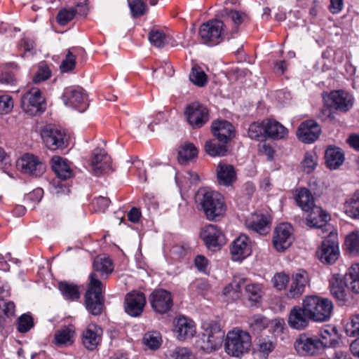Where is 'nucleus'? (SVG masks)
Returning a JSON list of instances; mask_svg holds the SVG:
<instances>
[{
  "label": "nucleus",
  "instance_id": "1",
  "mask_svg": "<svg viewBox=\"0 0 359 359\" xmlns=\"http://www.w3.org/2000/svg\"><path fill=\"white\" fill-rule=\"evenodd\" d=\"M196 202L198 208L209 220L215 219L225 212L224 198L218 192L200 189L196 195Z\"/></svg>",
  "mask_w": 359,
  "mask_h": 359
},
{
  "label": "nucleus",
  "instance_id": "2",
  "mask_svg": "<svg viewBox=\"0 0 359 359\" xmlns=\"http://www.w3.org/2000/svg\"><path fill=\"white\" fill-rule=\"evenodd\" d=\"M302 306L311 321L325 323L330 320L333 313V303L319 295H307L302 300Z\"/></svg>",
  "mask_w": 359,
  "mask_h": 359
},
{
  "label": "nucleus",
  "instance_id": "3",
  "mask_svg": "<svg viewBox=\"0 0 359 359\" xmlns=\"http://www.w3.org/2000/svg\"><path fill=\"white\" fill-rule=\"evenodd\" d=\"M225 352L230 356L239 358L248 353L251 346V336L236 327L229 331L224 339Z\"/></svg>",
  "mask_w": 359,
  "mask_h": 359
},
{
  "label": "nucleus",
  "instance_id": "4",
  "mask_svg": "<svg viewBox=\"0 0 359 359\" xmlns=\"http://www.w3.org/2000/svg\"><path fill=\"white\" fill-rule=\"evenodd\" d=\"M89 284L85 294V304L87 310L94 316L100 315L103 309L104 297L102 291L104 285L93 273L89 276Z\"/></svg>",
  "mask_w": 359,
  "mask_h": 359
},
{
  "label": "nucleus",
  "instance_id": "5",
  "mask_svg": "<svg viewBox=\"0 0 359 359\" xmlns=\"http://www.w3.org/2000/svg\"><path fill=\"white\" fill-rule=\"evenodd\" d=\"M204 332L202 336L201 347L206 352L219 349L224 342V332L220 325L216 322L205 323L203 324Z\"/></svg>",
  "mask_w": 359,
  "mask_h": 359
},
{
  "label": "nucleus",
  "instance_id": "6",
  "mask_svg": "<svg viewBox=\"0 0 359 359\" xmlns=\"http://www.w3.org/2000/svg\"><path fill=\"white\" fill-rule=\"evenodd\" d=\"M224 24L219 20H212L203 23L199 29L203 43L213 46L220 43L225 34Z\"/></svg>",
  "mask_w": 359,
  "mask_h": 359
},
{
  "label": "nucleus",
  "instance_id": "7",
  "mask_svg": "<svg viewBox=\"0 0 359 359\" xmlns=\"http://www.w3.org/2000/svg\"><path fill=\"white\" fill-rule=\"evenodd\" d=\"M41 135L44 144L50 150L63 149L68 146L69 137L59 128L46 126L41 130Z\"/></svg>",
  "mask_w": 359,
  "mask_h": 359
},
{
  "label": "nucleus",
  "instance_id": "8",
  "mask_svg": "<svg viewBox=\"0 0 359 359\" xmlns=\"http://www.w3.org/2000/svg\"><path fill=\"white\" fill-rule=\"evenodd\" d=\"M201 238L207 248L217 251L226 243L225 235L220 228L214 224L205 226L200 233Z\"/></svg>",
  "mask_w": 359,
  "mask_h": 359
},
{
  "label": "nucleus",
  "instance_id": "9",
  "mask_svg": "<svg viewBox=\"0 0 359 359\" xmlns=\"http://www.w3.org/2000/svg\"><path fill=\"white\" fill-rule=\"evenodd\" d=\"M294 346L297 352L302 355H316L323 350L318 337L306 334H301L296 339Z\"/></svg>",
  "mask_w": 359,
  "mask_h": 359
},
{
  "label": "nucleus",
  "instance_id": "10",
  "mask_svg": "<svg viewBox=\"0 0 359 359\" xmlns=\"http://www.w3.org/2000/svg\"><path fill=\"white\" fill-rule=\"evenodd\" d=\"M44 98L39 89L33 88L27 91L21 99V106L24 111L36 116L44 110Z\"/></svg>",
  "mask_w": 359,
  "mask_h": 359
},
{
  "label": "nucleus",
  "instance_id": "11",
  "mask_svg": "<svg viewBox=\"0 0 359 359\" xmlns=\"http://www.w3.org/2000/svg\"><path fill=\"white\" fill-rule=\"evenodd\" d=\"M294 239L293 227L289 223H281L273 231L272 243L278 252H284Z\"/></svg>",
  "mask_w": 359,
  "mask_h": 359
},
{
  "label": "nucleus",
  "instance_id": "12",
  "mask_svg": "<svg viewBox=\"0 0 359 359\" xmlns=\"http://www.w3.org/2000/svg\"><path fill=\"white\" fill-rule=\"evenodd\" d=\"M64 104L82 112L88 107L87 95L79 86L67 87L62 96Z\"/></svg>",
  "mask_w": 359,
  "mask_h": 359
},
{
  "label": "nucleus",
  "instance_id": "13",
  "mask_svg": "<svg viewBox=\"0 0 359 359\" xmlns=\"http://www.w3.org/2000/svg\"><path fill=\"white\" fill-rule=\"evenodd\" d=\"M187 122L193 128H200L209 121V111L199 102L189 104L184 111Z\"/></svg>",
  "mask_w": 359,
  "mask_h": 359
},
{
  "label": "nucleus",
  "instance_id": "14",
  "mask_svg": "<svg viewBox=\"0 0 359 359\" xmlns=\"http://www.w3.org/2000/svg\"><path fill=\"white\" fill-rule=\"evenodd\" d=\"M90 171L95 176H100L111 170V159L107 152L102 149L93 150L90 158Z\"/></svg>",
  "mask_w": 359,
  "mask_h": 359
},
{
  "label": "nucleus",
  "instance_id": "15",
  "mask_svg": "<svg viewBox=\"0 0 359 359\" xmlns=\"http://www.w3.org/2000/svg\"><path fill=\"white\" fill-rule=\"evenodd\" d=\"M271 217L267 212L259 211L251 214L245 220V226L261 235L267 234L271 229Z\"/></svg>",
  "mask_w": 359,
  "mask_h": 359
},
{
  "label": "nucleus",
  "instance_id": "16",
  "mask_svg": "<svg viewBox=\"0 0 359 359\" xmlns=\"http://www.w3.org/2000/svg\"><path fill=\"white\" fill-rule=\"evenodd\" d=\"M252 252V241L246 235H240L231 243L230 253L233 261L241 262L250 256Z\"/></svg>",
  "mask_w": 359,
  "mask_h": 359
},
{
  "label": "nucleus",
  "instance_id": "17",
  "mask_svg": "<svg viewBox=\"0 0 359 359\" xmlns=\"http://www.w3.org/2000/svg\"><path fill=\"white\" fill-rule=\"evenodd\" d=\"M325 101L327 105L341 112L349 111L353 104L351 95L341 90L330 92L325 98Z\"/></svg>",
  "mask_w": 359,
  "mask_h": 359
},
{
  "label": "nucleus",
  "instance_id": "18",
  "mask_svg": "<svg viewBox=\"0 0 359 359\" xmlns=\"http://www.w3.org/2000/svg\"><path fill=\"white\" fill-rule=\"evenodd\" d=\"M149 302L154 311L163 314L169 311L173 304L170 292L163 289L155 290L149 296Z\"/></svg>",
  "mask_w": 359,
  "mask_h": 359
},
{
  "label": "nucleus",
  "instance_id": "19",
  "mask_svg": "<svg viewBox=\"0 0 359 359\" xmlns=\"http://www.w3.org/2000/svg\"><path fill=\"white\" fill-rule=\"evenodd\" d=\"M309 283L308 273L303 269L297 270L292 276L291 283L285 293L286 297L290 299L299 298L304 292L305 287Z\"/></svg>",
  "mask_w": 359,
  "mask_h": 359
},
{
  "label": "nucleus",
  "instance_id": "20",
  "mask_svg": "<svg viewBox=\"0 0 359 359\" xmlns=\"http://www.w3.org/2000/svg\"><path fill=\"white\" fill-rule=\"evenodd\" d=\"M146 304L144 293L133 291L125 297V311L132 317H137L143 312Z\"/></svg>",
  "mask_w": 359,
  "mask_h": 359
},
{
  "label": "nucleus",
  "instance_id": "21",
  "mask_svg": "<svg viewBox=\"0 0 359 359\" xmlns=\"http://www.w3.org/2000/svg\"><path fill=\"white\" fill-rule=\"evenodd\" d=\"M321 133L320 126L314 120H307L302 122L297 131L298 139L306 144L314 142Z\"/></svg>",
  "mask_w": 359,
  "mask_h": 359
},
{
  "label": "nucleus",
  "instance_id": "22",
  "mask_svg": "<svg viewBox=\"0 0 359 359\" xmlns=\"http://www.w3.org/2000/svg\"><path fill=\"white\" fill-rule=\"evenodd\" d=\"M21 171L35 177L40 176L45 171L44 163L39 158L30 154L23 155L18 161Z\"/></svg>",
  "mask_w": 359,
  "mask_h": 359
},
{
  "label": "nucleus",
  "instance_id": "23",
  "mask_svg": "<svg viewBox=\"0 0 359 359\" xmlns=\"http://www.w3.org/2000/svg\"><path fill=\"white\" fill-rule=\"evenodd\" d=\"M310 320L311 318L304 310V306H294L289 313L287 323L292 329L302 330L309 326Z\"/></svg>",
  "mask_w": 359,
  "mask_h": 359
},
{
  "label": "nucleus",
  "instance_id": "24",
  "mask_svg": "<svg viewBox=\"0 0 359 359\" xmlns=\"http://www.w3.org/2000/svg\"><path fill=\"white\" fill-rule=\"evenodd\" d=\"M102 335V328L95 324L90 323L82 332V344L86 348L93 351L101 342Z\"/></svg>",
  "mask_w": 359,
  "mask_h": 359
},
{
  "label": "nucleus",
  "instance_id": "25",
  "mask_svg": "<svg viewBox=\"0 0 359 359\" xmlns=\"http://www.w3.org/2000/svg\"><path fill=\"white\" fill-rule=\"evenodd\" d=\"M174 323V331L177 334L179 340H184L194 336L196 325L192 320L181 316L175 318Z\"/></svg>",
  "mask_w": 359,
  "mask_h": 359
},
{
  "label": "nucleus",
  "instance_id": "26",
  "mask_svg": "<svg viewBox=\"0 0 359 359\" xmlns=\"http://www.w3.org/2000/svg\"><path fill=\"white\" fill-rule=\"evenodd\" d=\"M212 131L217 139L222 142L227 143L234 135V128L227 121H215L212 123Z\"/></svg>",
  "mask_w": 359,
  "mask_h": 359
},
{
  "label": "nucleus",
  "instance_id": "27",
  "mask_svg": "<svg viewBox=\"0 0 359 359\" xmlns=\"http://www.w3.org/2000/svg\"><path fill=\"white\" fill-rule=\"evenodd\" d=\"M320 260L325 264H332L339 257V250L338 245L329 240L324 241L318 251Z\"/></svg>",
  "mask_w": 359,
  "mask_h": 359
},
{
  "label": "nucleus",
  "instance_id": "28",
  "mask_svg": "<svg viewBox=\"0 0 359 359\" xmlns=\"http://www.w3.org/2000/svg\"><path fill=\"white\" fill-rule=\"evenodd\" d=\"M216 172L220 185L229 187L236 180V172L232 165L221 162L217 165Z\"/></svg>",
  "mask_w": 359,
  "mask_h": 359
},
{
  "label": "nucleus",
  "instance_id": "29",
  "mask_svg": "<svg viewBox=\"0 0 359 359\" xmlns=\"http://www.w3.org/2000/svg\"><path fill=\"white\" fill-rule=\"evenodd\" d=\"M345 280L343 281L339 274L334 275L330 280V289L331 294L337 301L341 304H344L347 298V292L346 290Z\"/></svg>",
  "mask_w": 359,
  "mask_h": 359
},
{
  "label": "nucleus",
  "instance_id": "30",
  "mask_svg": "<svg viewBox=\"0 0 359 359\" xmlns=\"http://www.w3.org/2000/svg\"><path fill=\"white\" fill-rule=\"evenodd\" d=\"M311 213L306 219V225L313 227L321 229L326 226L327 222L330 219V216L321 208L318 206L313 207Z\"/></svg>",
  "mask_w": 359,
  "mask_h": 359
},
{
  "label": "nucleus",
  "instance_id": "31",
  "mask_svg": "<svg viewBox=\"0 0 359 359\" xmlns=\"http://www.w3.org/2000/svg\"><path fill=\"white\" fill-rule=\"evenodd\" d=\"M75 327L70 325L57 330L54 335L55 344L60 347L72 345L74 341Z\"/></svg>",
  "mask_w": 359,
  "mask_h": 359
},
{
  "label": "nucleus",
  "instance_id": "32",
  "mask_svg": "<svg viewBox=\"0 0 359 359\" xmlns=\"http://www.w3.org/2000/svg\"><path fill=\"white\" fill-rule=\"evenodd\" d=\"M294 200L297 205L305 212H309L315 207V200L311 192L306 188L296 190Z\"/></svg>",
  "mask_w": 359,
  "mask_h": 359
},
{
  "label": "nucleus",
  "instance_id": "33",
  "mask_svg": "<svg viewBox=\"0 0 359 359\" xmlns=\"http://www.w3.org/2000/svg\"><path fill=\"white\" fill-rule=\"evenodd\" d=\"M51 161L53 170L58 178L65 180L72 177L73 171L67 160L60 156H54Z\"/></svg>",
  "mask_w": 359,
  "mask_h": 359
},
{
  "label": "nucleus",
  "instance_id": "34",
  "mask_svg": "<svg viewBox=\"0 0 359 359\" xmlns=\"http://www.w3.org/2000/svg\"><path fill=\"white\" fill-rule=\"evenodd\" d=\"M343 211L351 219L359 220V189L345 200Z\"/></svg>",
  "mask_w": 359,
  "mask_h": 359
},
{
  "label": "nucleus",
  "instance_id": "35",
  "mask_svg": "<svg viewBox=\"0 0 359 359\" xmlns=\"http://www.w3.org/2000/svg\"><path fill=\"white\" fill-rule=\"evenodd\" d=\"M266 137L273 140L284 139L287 136L288 130L278 121L266 118Z\"/></svg>",
  "mask_w": 359,
  "mask_h": 359
},
{
  "label": "nucleus",
  "instance_id": "36",
  "mask_svg": "<svg viewBox=\"0 0 359 359\" xmlns=\"http://www.w3.org/2000/svg\"><path fill=\"white\" fill-rule=\"evenodd\" d=\"M346 287L355 293H359V264H353L344 276Z\"/></svg>",
  "mask_w": 359,
  "mask_h": 359
},
{
  "label": "nucleus",
  "instance_id": "37",
  "mask_svg": "<svg viewBox=\"0 0 359 359\" xmlns=\"http://www.w3.org/2000/svg\"><path fill=\"white\" fill-rule=\"evenodd\" d=\"M93 269L95 272L100 273L102 277H107L114 270V265L111 259L107 256H98L93 262Z\"/></svg>",
  "mask_w": 359,
  "mask_h": 359
},
{
  "label": "nucleus",
  "instance_id": "38",
  "mask_svg": "<svg viewBox=\"0 0 359 359\" xmlns=\"http://www.w3.org/2000/svg\"><path fill=\"white\" fill-rule=\"evenodd\" d=\"M325 157L326 163L330 169L337 168L344 160V154L337 147H328Z\"/></svg>",
  "mask_w": 359,
  "mask_h": 359
},
{
  "label": "nucleus",
  "instance_id": "39",
  "mask_svg": "<svg viewBox=\"0 0 359 359\" xmlns=\"http://www.w3.org/2000/svg\"><path fill=\"white\" fill-rule=\"evenodd\" d=\"M266 118L262 121L252 123L248 130V137L250 139L259 140L266 138Z\"/></svg>",
  "mask_w": 359,
  "mask_h": 359
},
{
  "label": "nucleus",
  "instance_id": "40",
  "mask_svg": "<svg viewBox=\"0 0 359 359\" xmlns=\"http://www.w3.org/2000/svg\"><path fill=\"white\" fill-rule=\"evenodd\" d=\"M246 280L241 276H235L232 281L223 290L224 295L233 293V297H238L241 288L245 285Z\"/></svg>",
  "mask_w": 359,
  "mask_h": 359
},
{
  "label": "nucleus",
  "instance_id": "41",
  "mask_svg": "<svg viewBox=\"0 0 359 359\" xmlns=\"http://www.w3.org/2000/svg\"><path fill=\"white\" fill-rule=\"evenodd\" d=\"M335 328L326 327L320 331V341L323 344V348L328 346H335L338 344V341L335 336Z\"/></svg>",
  "mask_w": 359,
  "mask_h": 359
},
{
  "label": "nucleus",
  "instance_id": "42",
  "mask_svg": "<svg viewBox=\"0 0 359 359\" xmlns=\"http://www.w3.org/2000/svg\"><path fill=\"white\" fill-rule=\"evenodd\" d=\"M149 40L154 46L162 48L169 43L170 37L163 31L153 29L149 34Z\"/></svg>",
  "mask_w": 359,
  "mask_h": 359
},
{
  "label": "nucleus",
  "instance_id": "43",
  "mask_svg": "<svg viewBox=\"0 0 359 359\" xmlns=\"http://www.w3.org/2000/svg\"><path fill=\"white\" fill-rule=\"evenodd\" d=\"M198 150L196 147L191 143H185L180 147L178 151V160L181 163H184L197 156Z\"/></svg>",
  "mask_w": 359,
  "mask_h": 359
},
{
  "label": "nucleus",
  "instance_id": "44",
  "mask_svg": "<svg viewBox=\"0 0 359 359\" xmlns=\"http://www.w3.org/2000/svg\"><path fill=\"white\" fill-rule=\"evenodd\" d=\"M59 290L66 299L74 301L80 297L79 288L74 284L60 282L59 283Z\"/></svg>",
  "mask_w": 359,
  "mask_h": 359
},
{
  "label": "nucleus",
  "instance_id": "45",
  "mask_svg": "<svg viewBox=\"0 0 359 359\" xmlns=\"http://www.w3.org/2000/svg\"><path fill=\"white\" fill-rule=\"evenodd\" d=\"M248 323L252 332H259L267 327L269 320L261 314H257L250 317Z\"/></svg>",
  "mask_w": 359,
  "mask_h": 359
},
{
  "label": "nucleus",
  "instance_id": "46",
  "mask_svg": "<svg viewBox=\"0 0 359 359\" xmlns=\"http://www.w3.org/2000/svg\"><path fill=\"white\" fill-rule=\"evenodd\" d=\"M224 15L226 18L227 23H231L233 25L232 32H236L238 26L244 21L245 15L234 10H225Z\"/></svg>",
  "mask_w": 359,
  "mask_h": 359
},
{
  "label": "nucleus",
  "instance_id": "47",
  "mask_svg": "<svg viewBox=\"0 0 359 359\" xmlns=\"http://www.w3.org/2000/svg\"><path fill=\"white\" fill-rule=\"evenodd\" d=\"M345 246L350 253L359 254V229H355L346 236Z\"/></svg>",
  "mask_w": 359,
  "mask_h": 359
},
{
  "label": "nucleus",
  "instance_id": "48",
  "mask_svg": "<svg viewBox=\"0 0 359 359\" xmlns=\"http://www.w3.org/2000/svg\"><path fill=\"white\" fill-rule=\"evenodd\" d=\"M245 292L250 301L255 303L259 302L263 295L262 286L258 283L247 284Z\"/></svg>",
  "mask_w": 359,
  "mask_h": 359
},
{
  "label": "nucleus",
  "instance_id": "49",
  "mask_svg": "<svg viewBox=\"0 0 359 359\" xmlns=\"http://www.w3.org/2000/svg\"><path fill=\"white\" fill-rule=\"evenodd\" d=\"M143 341L144 345L150 349L156 350L161 344V337L158 332H147L143 337Z\"/></svg>",
  "mask_w": 359,
  "mask_h": 359
},
{
  "label": "nucleus",
  "instance_id": "50",
  "mask_svg": "<svg viewBox=\"0 0 359 359\" xmlns=\"http://www.w3.org/2000/svg\"><path fill=\"white\" fill-rule=\"evenodd\" d=\"M189 79L191 82L198 86H204L207 83V75L204 71L199 67H194L192 68L191 72L189 75Z\"/></svg>",
  "mask_w": 359,
  "mask_h": 359
},
{
  "label": "nucleus",
  "instance_id": "51",
  "mask_svg": "<svg viewBox=\"0 0 359 359\" xmlns=\"http://www.w3.org/2000/svg\"><path fill=\"white\" fill-rule=\"evenodd\" d=\"M205 151L212 156H224L227 151L226 147L219 144L215 141H208L205 144Z\"/></svg>",
  "mask_w": 359,
  "mask_h": 359
},
{
  "label": "nucleus",
  "instance_id": "52",
  "mask_svg": "<svg viewBox=\"0 0 359 359\" xmlns=\"http://www.w3.org/2000/svg\"><path fill=\"white\" fill-rule=\"evenodd\" d=\"M317 155L314 152H306L302 161L303 170L306 173L311 172L317 165Z\"/></svg>",
  "mask_w": 359,
  "mask_h": 359
},
{
  "label": "nucleus",
  "instance_id": "53",
  "mask_svg": "<svg viewBox=\"0 0 359 359\" xmlns=\"http://www.w3.org/2000/svg\"><path fill=\"white\" fill-rule=\"evenodd\" d=\"M345 331L348 336L355 337L359 335V314L353 315L345 326Z\"/></svg>",
  "mask_w": 359,
  "mask_h": 359
},
{
  "label": "nucleus",
  "instance_id": "54",
  "mask_svg": "<svg viewBox=\"0 0 359 359\" xmlns=\"http://www.w3.org/2000/svg\"><path fill=\"white\" fill-rule=\"evenodd\" d=\"M77 9L71 8L62 9L57 15V21L60 25H65L74 19Z\"/></svg>",
  "mask_w": 359,
  "mask_h": 359
},
{
  "label": "nucleus",
  "instance_id": "55",
  "mask_svg": "<svg viewBox=\"0 0 359 359\" xmlns=\"http://www.w3.org/2000/svg\"><path fill=\"white\" fill-rule=\"evenodd\" d=\"M51 76L50 68L45 64L40 65L35 74L33 76L34 83H41L48 79Z\"/></svg>",
  "mask_w": 359,
  "mask_h": 359
},
{
  "label": "nucleus",
  "instance_id": "56",
  "mask_svg": "<svg viewBox=\"0 0 359 359\" xmlns=\"http://www.w3.org/2000/svg\"><path fill=\"white\" fill-rule=\"evenodd\" d=\"M13 108L12 97L7 94H0V116L9 114Z\"/></svg>",
  "mask_w": 359,
  "mask_h": 359
},
{
  "label": "nucleus",
  "instance_id": "57",
  "mask_svg": "<svg viewBox=\"0 0 359 359\" xmlns=\"http://www.w3.org/2000/svg\"><path fill=\"white\" fill-rule=\"evenodd\" d=\"M191 351L186 347H176L170 351L168 359H191Z\"/></svg>",
  "mask_w": 359,
  "mask_h": 359
},
{
  "label": "nucleus",
  "instance_id": "58",
  "mask_svg": "<svg viewBox=\"0 0 359 359\" xmlns=\"http://www.w3.org/2000/svg\"><path fill=\"white\" fill-rule=\"evenodd\" d=\"M76 65V56L69 50L60 66L62 72H68L73 70Z\"/></svg>",
  "mask_w": 359,
  "mask_h": 359
},
{
  "label": "nucleus",
  "instance_id": "59",
  "mask_svg": "<svg viewBox=\"0 0 359 359\" xmlns=\"http://www.w3.org/2000/svg\"><path fill=\"white\" fill-rule=\"evenodd\" d=\"M34 325L32 318L27 314L21 316L18 322V330L20 332H28Z\"/></svg>",
  "mask_w": 359,
  "mask_h": 359
},
{
  "label": "nucleus",
  "instance_id": "60",
  "mask_svg": "<svg viewBox=\"0 0 359 359\" xmlns=\"http://www.w3.org/2000/svg\"><path fill=\"white\" fill-rule=\"evenodd\" d=\"M285 326V323L283 318H275L269 320V324L267 325L269 331L274 335H278L283 333Z\"/></svg>",
  "mask_w": 359,
  "mask_h": 359
},
{
  "label": "nucleus",
  "instance_id": "61",
  "mask_svg": "<svg viewBox=\"0 0 359 359\" xmlns=\"http://www.w3.org/2000/svg\"><path fill=\"white\" fill-rule=\"evenodd\" d=\"M129 6L134 18L144 15L146 11V5L142 0H133L129 3Z\"/></svg>",
  "mask_w": 359,
  "mask_h": 359
},
{
  "label": "nucleus",
  "instance_id": "62",
  "mask_svg": "<svg viewBox=\"0 0 359 359\" xmlns=\"http://www.w3.org/2000/svg\"><path fill=\"white\" fill-rule=\"evenodd\" d=\"M272 281L276 289L282 290L285 288L289 282V276L285 273H277L274 275Z\"/></svg>",
  "mask_w": 359,
  "mask_h": 359
},
{
  "label": "nucleus",
  "instance_id": "63",
  "mask_svg": "<svg viewBox=\"0 0 359 359\" xmlns=\"http://www.w3.org/2000/svg\"><path fill=\"white\" fill-rule=\"evenodd\" d=\"M110 204V200L104 196L95 198L93 201V205L96 211L104 212Z\"/></svg>",
  "mask_w": 359,
  "mask_h": 359
},
{
  "label": "nucleus",
  "instance_id": "64",
  "mask_svg": "<svg viewBox=\"0 0 359 359\" xmlns=\"http://www.w3.org/2000/svg\"><path fill=\"white\" fill-rule=\"evenodd\" d=\"M275 348V344L270 340H262L258 344V351L264 355H268Z\"/></svg>",
  "mask_w": 359,
  "mask_h": 359
}]
</instances>
